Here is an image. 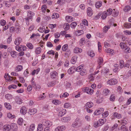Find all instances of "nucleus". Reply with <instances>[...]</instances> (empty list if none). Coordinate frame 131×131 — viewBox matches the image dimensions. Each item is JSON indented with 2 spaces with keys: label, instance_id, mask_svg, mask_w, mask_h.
<instances>
[{
  "label": "nucleus",
  "instance_id": "12",
  "mask_svg": "<svg viewBox=\"0 0 131 131\" xmlns=\"http://www.w3.org/2000/svg\"><path fill=\"white\" fill-rule=\"evenodd\" d=\"M93 106V103L91 102H89L87 103L84 106L85 108H91Z\"/></svg>",
  "mask_w": 131,
  "mask_h": 131
},
{
  "label": "nucleus",
  "instance_id": "47",
  "mask_svg": "<svg viewBox=\"0 0 131 131\" xmlns=\"http://www.w3.org/2000/svg\"><path fill=\"white\" fill-rule=\"evenodd\" d=\"M52 102L53 103L56 105H58L60 103V102L58 100H53V101Z\"/></svg>",
  "mask_w": 131,
  "mask_h": 131
},
{
  "label": "nucleus",
  "instance_id": "55",
  "mask_svg": "<svg viewBox=\"0 0 131 131\" xmlns=\"http://www.w3.org/2000/svg\"><path fill=\"white\" fill-rule=\"evenodd\" d=\"M120 45L122 48H124L126 47V44L125 43L121 42L120 43Z\"/></svg>",
  "mask_w": 131,
  "mask_h": 131
},
{
  "label": "nucleus",
  "instance_id": "42",
  "mask_svg": "<svg viewBox=\"0 0 131 131\" xmlns=\"http://www.w3.org/2000/svg\"><path fill=\"white\" fill-rule=\"evenodd\" d=\"M77 23H76L74 22L72 23L70 25V26L71 28H74L77 25Z\"/></svg>",
  "mask_w": 131,
  "mask_h": 131
},
{
  "label": "nucleus",
  "instance_id": "43",
  "mask_svg": "<svg viewBox=\"0 0 131 131\" xmlns=\"http://www.w3.org/2000/svg\"><path fill=\"white\" fill-rule=\"evenodd\" d=\"M26 46L30 49H32L33 48V46L31 43H28L27 44Z\"/></svg>",
  "mask_w": 131,
  "mask_h": 131
},
{
  "label": "nucleus",
  "instance_id": "45",
  "mask_svg": "<svg viewBox=\"0 0 131 131\" xmlns=\"http://www.w3.org/2000/svg\"><path fill=\"white\" fill-rule=\"evenodd\" d=\"M110 27L109 26H105L103 28V30L104 32L106 33L108 29L110 28Z\"/></svg>",
  "mask_w": 131,
  "mask_h": 131
},
{
  "label": "nucleus",
  "instance_id": "9",
  "mask_svg": "<svg viewBox=\"0 0 131 131\" xmlns=\"http://www.w3.org/2000/svg\"><path fill=\"white\" fill-rule=\"evenodd\" d=\"M51 78L52 79H55L56 78L58 75L57 73L55 71L51 72L50 73Z\"/></svg>",
  "mask_w": 131,
  "mask_h": 131
},
{
  "label": "nucleus",
  "instance_id": "54",
  "mask_svg": "<svg viewBox=\"0 0 131 131\" xmlns=\"http://www.w3.org/2000/svg\"><path fill=\"white\" fill-rule=\"evenodd\" d=\"M43 125V124H39L38 125L37 128V131H41L42 129L41 128Z\"/></svg>",
  "mask_w": 131,
  "mask_h": 131
},
{
  "label": "nucleus",
  "instance_id": "37",
  "mask_svg": "<svg viewBox=\"0 0 131 131\" xmlns=\"http://www.w3.org/2000/svg\"><path fill=\"white\" fill-rule=\"evenodd\" d=\"M6 98L7 99H12V95L10 94H7L5 95Z\"/></svg>",
  "mask_w": 131,
  "mask_h": 131
},
{
  "label": "nucleus",
  "instance_id": "23",
  "mask_svg": "<svg viewBox=\"0 0 131 131\" xmlns=\"http://www.w3.org/2000/svg\"><path fill=\"white\" fill-rule=\"evenodd\" d=\"M108 14H107V12L106 11H104L103 12L102 16H101V18L102 19H104L107 17Z\"/></svg>",
  "mask_w": 131,
  "mask_h": 131
},
{
  "label": "nucleus",
  "instance_id": "50",
  "mask_svg": "<svg viewBox=\"0 0 131 131\" xmlns=\"http://www.w3.org/2000/svg\"><path fill=\"white\" fill-rule=\"evenodd\" d=\"M85 38H81L80 41V43L82 45L84 44L85 42Z\"/></svg>",
  "mask_w": 131,
  "mask_h": 131
},
{
  "label": "nucleus",
  "instance_id": "22",
  "mask_svg": "<svg viewBox=\"0 0 131 131\" xmlns=\"http://www.w3.org/2000/svg\"><path fill=\"white\" fill-rule=\"evenodd\" d=\"M77 57L76 56H73L71 60V62L73 64H74L77 61Z\"/></svg>",
  "mask_w": 131,
  "mask_h": 131
},
{
  "label": "nucleus",
  "instance_id": "16",
  "mask_svg": "<svg viewBox=\"0 0 131 131\" xmlns=\"http://www.w3.org/2000/svg\"><path fill=\"white\" fill-rule=\"evenodd\" d=\"M98 122H99V123L100 124V126H101L106 122V119L105 118L100 119L99 120Z\"/></svg>",
  "mask_w": 131,
  "mask_h": 131
},
{
  "label": "nucleus",
  "instance_id": "4",
  "mask_svg": "<svg viewBox=\"0 0 131 131\" xmlns=\"http://www.w3.org/2000/svg\"><path fill=\"white\" fill-rule=\"evenodd\" d=\"M11 129V126L9 124L5 125L3 127V130L4 131H9Z\"/></svg>",
  "mask_w": 131,
  "mask_h": 131
},
{
  "label": "nucleus",
  "instance_id": "44",
  "mask_svg": "<svg viewBox=\"0 0 131 131\" xmlns=\"http://www.w3.org/2000/svg\"><path fill=\"white\" fill-rule=\"evenodd\" d=\"M46 8L47 6L46 5H44L42 6L41 8L42 12L43 13L45 12Z\"/></svg>",
  "mask_w": 131,
  "mask_h": 131
},
{
  "label": "nucleus",
  "instance_id": "58",
  "mask_svg": "<svg viewBox=\"0 0 131 131\" xmlns=\"http://www.w3.org/2000/svg\"><path fill=\"white\" fill-rule=\"evenodd\" d=\"M100 126V124L99 123V122L98 121L97 122L94 123V126L95 127H97L98 126Z\"/></svg>",
  "mask_w": 131,
  "mask_h": 131
},
{
  "label": "nucleus",
  "instance_id": "38",
  "mask_svg": "<svg viewBox=\"0 0 131 131\" xmlns=\"http://www.w3.org/2000/svg\"><path fill=\"white\" fill-rule=\"evenodd\" d=\"M125 27L127 28H131V23H127L125 24Z\"/></svg>",
  "mask_w": 131,
  "mask_h": 131
},
{
  "label": "nucleus",
  "instance_id": "25",
  "mask_svg": "<svg viewBox=\"0 0 131 131\" xmlns=\"http://www.w3.org/2000/svg\"><path fill=\"white\" fill-rule=\"evenodd\" d=\"M102 2H97L95 4V6L97 8H99L102 5Z\"/></svg>",
  "mask_w": 131,
  "mask_h": 131
},
{
  "label": "nucleus",
  "instance_id": "19",
  "mask_svg": "<svg viewBox=\"0 0 131 131\" xmlns=\"http://www.w3.org/2000/svg\"><path fill=\"white\" fill-rule=\"evenodd\" d=\"M120 130L121 131H127L128 128L124 124H122Z\"/></svg>",
  "mask_w": 131,
  "mask_h": 131
},
{
  "label": "nucleus",
  "instance_id": "18",
  "mask_svg": "<svg viewBox=\"0 0 131 131\" xmlns=\"http://www.w3.org/2000/svg\"><path fill=\"white\" fill-rule=\"evenodd\" d=\"M70 118L69 117H64L61 119V121L64 122H68L70 121Z\"/></svg>",
  "mask_w": 131,
  "mask_h": 131
},
{
  "label": "nucleus",
  "instance_id": "13",
  "mask_svg": "<svg viewBox=\"0 0 131 131\" xmlns=\"http://www.w3.org/2000/svg\"><path fill=\"white\" fill-rule=\"evenodd\" d=\"M87 13L88 15L89 16H92L93 14L92 10L90 7H89L87 9Z\"/></svg>",
  "mask_w": 131,
  "mask_h": 131
},
{
  "label": "nucleus",
  "instance_id": "48",
  "mask_svg": "<svg viewBox=\"0 0 131 131\" xmlns=\"http://www.w3.org/2000/svg\"><path fill=\"white\" fill-rule=\"evenodd\" d=\"M15 48L16 50L18 51H22L21 47H19V46H16L15 47Z\"/></svg>",
  "mask_w": 131,
  "mask_h": 131
},
{
  "label": "nucleus",
  "instance_id": "34",
  "mask_svg": "<svg viewBox=\"0 0 131 131\" xmlns=\"http://www.w3.org/2000/svg\"><path fill=\"white\" fill-rule=\"evenodd\" d=\"M41 52V48L40 47L37 48L35 50L36 53L37 54L40 53Z\"/></svg>",
  "mask_w": 131,
  "mask_h": 131
},
{
  "label": "nucleus",
  "instance_id": "32",
  "mask_svg": "<svg viewBox=\"0 0 131 131\" xmlns=\"http://www.w3.org/2000/svg\"><path fill=\"white\" fill-rule=\"evenodd\" d=\"M103 60L102 58L101 57H99V58L98 60V63L99 65L102 64L103 63Z\"/></svg>",
  "mask_w": 131,
  "mask_h": 131
},
{
  "label": "nucleus",
  "instance_id": "8",
  "mask_svg": "<svg viewBox=\"0 0 131 131\" xmlns=\"http://www.w3.org/2000/svg\"><path fill=\"white\" fill-rule=\"evenodd\" d=\"M66 113V110L65 109H63L60 111L58 114V116L59 117H61L63 116Z\"/></svg>",
  "mask_w": 131,
  "mask_h": 131
},
{
  "label": "nucleus",
  "instance_id": "52",
  "mask_svg": "<svg viewBox=\"0 0 131 131\" xmlns=\"http://www.w3.org/2000/svg\"><path fill=\"white\" fill-rule=\"evenodd\" d=\"M115 99V96L114 95H112L110 97V100L111 101H113Z\"/></svg>",
  "mask_w": 131,
  "mask_h": 131
},
{
  "label": "nucleus",
  "instance_id": "56",
  "mask_svg": "<svg viewBox=\"0 0 131 131\" xmlns=\"http://www.w3.org/2000/svg\"><path fill=\"white\" fill-rule=\"evenodd\" d=\"M16 101L17 102V103L19 104H21L22 103V101L21 100L20 98H18L17 99H16Z\"/></svg>",
  "mask_w": 131,
  "mask_h": 131
},
{
  "label": "nucleus",
  "instance_id": "64",
  "mask_svg": "<svg viewBox=\"0 0 131 131\" xmlns=\"http://www.w3.org/2000/svg\"><path fill=\"white\" fill-rule=\"evenodd\" d=\"M108 112L107 111H106L104 112L103 114V116L104 117H106L108 115Z\"/></svg>",
  "mask_w": 131,
  "mask_h": 131
},
{
  "label": "nucleus",
  "instance_id": "39",
  "mask_svg": "<svg viewBox=\"0 0 131 131\" xmlns=\"http://www.w3.org/2000/svg\"><path fill=\"white\" fill-rule=\"evenodd\" d=\"M107 12V14L108 15H110L111 14L112 12V9L111 8H109L106 11Z\"/></svg>",
  "mask_w": 131,
  "mask_h": 131
},
{
  "label": "nucleus",
  "instance_id": "30",
  "mask_svg": "<svg viewBox=\"0 0 131 131\" xmlns=\"http://www.w3.org/2000/svg\"><path fill=\"white\" fill-rule=\"evenodd\" d=\"M109 90L108 89H105L103 91V93L104 95H107L109 92Z\"/></svg>",
  "mask_w": 131,
  "mask_h": 131
},
{
  "label": "nucleus",
  "instance_id": "29",
  "mask_svg": "<svg viewBox=\"0 0 131 131\" xmlns=\"http://www.w3.org/2000/svg\"><path fill=\"white\" fill-rule=\"evenodd\" d=\"M17 87V86L15 84H12L9 86L8 87V88L9 89H10L12 88L15 89H16Z\"/></svg>",
  "mask_w": 131,
  "mask_h": 131
},
{
  "label": "nucleus",
  "instance_id": "10",
  "mask_svg": "<svg viewBox=\"0 0 131 131\" xmlns=\"http://www.w3.org/2000/svg\"><path fill=\"white\" fill-rule=\"evenodd\" d=\"M11 128L13 131H17V126L15 123H12L11 124Z\"/></svg>",
  "mask_w": 131,
  "mask_h": 131
},
{
  "label": "nucleus",
  "instance_id": "1",
  "mask_svg": "<svg viewBox=\"0 0 131 131\" xmlns=\"http://www.w3.org/2000/svg\"><path fill=\"white\" fill-rule=\"evenodd\" d=\"M117 82V80L115 79H111L108 80L107 82V83L111 85H112L116 84Z\"/></svg>",
  "mask_w": 131,
  "mask_h": 131
},
{
  "label": "nucleus",
  "instance_id": "61",
  "mask_svg": "<svg viewBox=\"0 0 131 131\" xmlns=\"http://www.w3.org/2000/svg\"><path fill=\"white\" fill-rule=\"evenodd\" d=\"M32 87L31 85H29L28 86L27 88V90L28 91L30 92L32 90Z\"/></svg>",
  "mask_w": 131,
  "mask_h": 131
},
{
  "label": "nucleus",
  "instance_id": "51",
  "mask_svg": "<svg viewBox=\"0 0 131 131\" xmlns=\"http://www.w3.org/2000/svg\"><path fill=\"white\" fill-rule=\"evenodd\" d=\"M88 55L91 57H93L95 55L94 52L93 51L89 52L88 53Z\"/></svg>",
  "mask_w": 131,
  "mask_h": 131
},
{
  "label": "nucleus",
  "instance_id": "60",
  "mask_svg": "<svg viewBox=\"0 0 131 131\" xmlns=\"http://www.w3.org/2000/svg\"><path fill=\"white\" fill-rule=\"evenodd\" d=\"M59 131H62L64 130L65 129L66 127L65 126H59Z\"/></svg>",
  "mask_w": 131,
  "mask_h": 131
},
{
  "label": "nucleus",
  "instance_id": "53",
  "mask_svg": "<svg viewBox=\"0 0 131 131\" xmlns=\"http://www.w3.org/2000/svg\"><path fill=\"white\" fill-rule=\"evenodd\" d=\"M103 101V99L102 98H98L97 99L96 102L97 103H100L102 102Z\"/></svg>",
  "mask_w": 131,
  "mask_h": 131
},
{
  "label": "nucleus",
  "instance_id": "59",
  "mask_svg": "<svg viewBox=\"0 0 131 131\" xmlns=\"http://www.w3.org/2000/svg\"><path fill=\"white\" fill-rule=\"evenodd\" d=\"M55 85L54 82L52 81L50 82L48 84V86H53Z\"/></svg>",
  "mask_w": 131,
  "mask_h": 131
},
{
  "label": "nucleus",
  "instance_id": "63",
  "mask_svg": "<svg viewBox=\"0 0 131 131\" xmlns=\"http://www.w3.org/2000/svg\"><path fill=\"white\" fill-rule=\"evenodd\" d=\"M131 9V7L129 6H126L125 7V11H129Z\"/></svg>",
  "mask_w": 131,
  "mask_h": 131
},
{
  "label": "nucleus",
  "instance_id": "62",
  "mask_svg": "<svg viewBox=\"0 0 131 131\" xmlns=\"http://www.w3.org/2000/svg\"><path fill=\"white\" fill-rule=\"evenodd\" d=\"M82 22L83 24L84 25H85L86 26H88V21L86 19H84L83 20Z\"/></svg>",
  "mask_w": 131,
  "mask_h": 131
},
{
  "label": "nucleus",
  "instance_id": "36",
  "mask_svg": "<svg viewBox=\"0 0 131 131\" xmlns=\"http://www.w3.org/2000/svg\"><path fill=\"white\" fill-rule=\"evenodd\" d=\"M124 51L126 53H128L131 52V50H130V49L129 47H127L124 50Z\"/></svg>",
  "mask_w": 131,
  "mask_h": 131
},
{
  "label": "nucleus",
  "instance_id": "33",
  "mask_svg": "<svg viewBox=\"0 0 131 131\" xmlns=\"http://www.w3.org/2000/svg\"><path fill=\"white\" fill-rule=\"evenodd\" d=\"M59 15L58 14L54 13L52 15V18H57L59 17Z\"/></svg>",
  "mask_w": 131,
  "mask_h": 131
},
{
  "label": "nucleus",
  "instance_id": "21",
  "mask_svg": "<svg viewBox=\"0 0 131 131\" xmlns=\"http://www.w3.org/2000/svg\"><path fill=\"white\" fill-rule=\"evenodd\" d=\"M78 125V126H80L82 123V121H81L79 118H77L75 121Z\"/></svg>",
  "mask_w": 131,
  "mask_h": 131
},
{
  "label": "nucleus",
  "instance_id": "24",
  "mask_svg": "<svg viewBox=\"0 0 131 131\" xmlns=\"http://www.w3.org/2000/svg\"><path fill=\"white\" fill-rule=\"evenodd\" d=\"M82 51V50L81 49H79L78 48H76L74 50V52L76 53H81Z\"/></svg>",
  "mask_w": 131,
  "mask_h": 131
},
{
  "label": "nucleus",
  "instance_id": "6",
  "mask_svg": "<svg viewBox=\"0 0 131 131\" xmlns=\"http://www.w3.org/2000/svg\"><path fill=\"white\" fill-rule=\"evenodd\" d=\"M83 90L86 92L88 94H90L93 92V91L90 89H89L88 88H83Z\"/></svg>",
  "mask_w": 131,
  "mask_h": 131
},
{
  "label": "nucleus",
  "instance_id": "28",
  "mask_svg": "<svg viewBox=\"0 0 131 131\" xmlns=\"http://www.w3.org/2000/svg\"><path fill=\"white\" fill-rule=\"evenodd\" d=\"M5 107L8 109L10 110L11 108L10 104L8 103H5L4 104Z\"/></svg>",
  "mask_w": 131,
  "mask_h": 131
},
{
  "label": "nucleus",
  "instance_id": "15",
  "mask_svg": "<svg viewBox=\"0 0 131 131\" xmlns=\"http://www.w3.org/2000/svg\"><path fill=\"white\" fill-rule=\"evenodd\" d=\"M75 34L76 36H79L82 34L84 33L83 30H78L75 31Z\"/></svg>",
  "mask_w": 131,
  "mask_h": 131
},
{
  "label": "nucleus",
  "instance_id": "2",
  "mask_svg": "<svg viewBox=\"0 0 131 131\" xmlns=\"http://www.w3.org/2000/svg\"><path fill=\"white\" fill-rule=\"evenodd\" d=\"M35 128V125L34 124H32L26 128V131H33Z\"/></svg>",
  "mask_w": 131,
  "mask_h": 131
},
{
  "label": "nucleus",
  "instance_id": "20",
  "mask_svg": "<svg viewBox=\"0 0 131 131\" xmlns=\"http://www.w3.org/2000/svg\"><path fill=\"white\" fill-rule=\"evenodd\" d=\"M75 67L73 66L70 68L68 70V73L70 74H72L74 72V70H75Z\"/></svg>",
  "mask_w": 131,
  "mask_h": 131
},
{
  "label": "nucleus",
  "instance_id": "5",
  "mask_svg": "<svg viewBox=\"0 0 131 131\" xmlns=\"http://www.w3.org/2000/svg\"><path fill=\"white\" fill-rule=\"evenodd\" d=\"M42 124L45 126L50 127L52 125V123L50 122L45 120L43 122Z\"/></svg>",
  "mask_w": 131,
  "mask_h": 131
},
{
  "label": "nucleus",
  "instance_id": "41",
  "mask_svg": "<svg viewBox=\"0 0 131 131\" xmlns=\"http://www.w3.org/2000/svg\"><path fill=\"white\" fill-rule=\"evenodd\" d=\"M114 116L118 118H119L121 117V114H118V113L116 112L114 114Z\"/></svg>",
  "mask_w": 131,
  "mask_h": 131
},
{
  "label": "nucleus",
  "instance_id": "11",
  "mask_svg": "<svg viewBox=\"0 0 131 131\" xmlns=\"http://www.w3.org/2000/svg\"><path fill=\"white\" fill-rule=\"evenodd\" d=\"M20 112L23 115L25 114L27 112L26 108L25 106L22 107L21 108Z\"/></svg>",
  "mask_w": 131,
  "mask_h": 131
},
{
  "label": "nucleus",
  "instance_id": "46",
  "mask_svg": "<svg viewBox=\"0 0 131 131\" xmlns=\"http://www.w3.org/2000/svg\"><path fill=\"white\" fill-rule=\"evenodd\" d=\"M68 47V45L65 44L62 47V49L63 51H65L67 49Z\"/></svg>",
  "mask_w": 131,
  "mask_h": 131
},
{
  "label": "nucleus",
  "instance_id": "49",
  "mask_svg": "<svg viewBox=\"0 0 131 131\" xmlns=\"http://www.w3.org/2000/svg\"><path fill=\"white\" fill-rule=\"evenodd\" d=\"M88 78L89 79H90V80L93 81L94 79V78L92 74H90L88 76Z\"/></svg>",
  "mask_w": 131,
  "mask_h": 131
},
{
  "label": "nucleus",
  "instance_id": "26",
  "mask_svg": "<svg viewBox=\"0 0 131 131\" xmlns=\"http://www.w3.org/2000/svg\"><path fill=\"white\" fill-rule=\"evenodd\" d=\"M7 75L8 77V81H14L15 79V77H11L8 74H7Z\"/></svg>",
  "mask_w": 131,
  "mask_h": 131
},
{
  "label": "nucleus",
  "instance_id": "31",
  "mask_svg": "<svg viewBox=\"0 0 131 131\" xmlns=\"http://www.w3.org/2000/svg\"><path fill=\"white\" fill-rule=\"evenodd\" d=\"M66 26V27L64 28V29L66 30H68L70 28V25L68 23H65L64 25V27Z\"/></svg>",
  "mask_w": 131,
  "mask_h": 131
},
{
  "label": "nucleus",
  "instance_id": "3",
  "mask_svg": "<svg viewBox=\"0 0 131 131\" xmlns=\"http://www.w3.org/2000/svg\"><path fill=\"white\" fill-rule=\"evenodd\" d=\"M104 111V109L103 108H100L98 110H96L94 113L95 115H97L102 113Z\"/></svg>",
  "mask_w": 131,
  "mask_h": 131
},
{
  "label": "nucleus",
  "instance_id": "57",
  "mask_svg": "<svg viewBox=\"0 0 131 131\" xmlns=\"http://www.w3.org/2000/svg\"><path fill=\"white\" fill-rule=\"evenodd\" d=\"M47 46L48 47H51L53 46L52 43L50 42H48L47 44Z\"/></svg>",
  "mask_w": 131,
  "mask_h": 131
},
{
  "label": "nucleus",
  "instance_id": "17",
  "mask_svg": "<svg viewBox=\"0 0 131 131\" xmlns=\"http://www.w3.org/2000/svg\"><path fill=\"white\" fill-rule=\"evenodd\" d=\"M73 18L71 16H67L66 17V21L69 23L71 22L73 20Z\"/></svg>",
  "mask_w": 131,
  "mask_h": 131
},
{
  "label": "nucleus",
  "instance_id": "40",
  "mask_svg": "<svg viewBox=\"0 0 131 131\" xmlns=\"http://www.w3.org/2000/svg\"><path fill=\"white\" fill-rule=\"evenodd\" d=\"M10 53L11 56L12 57H14L17 54L16 52L14 51H12Z\"/></svg>",
  "mask_w": 131,
  "mask_h": 131
},
{
  "label": "nucleus",
  "instance_id": "14",
  "mask_svg": "<svg viewBox=\"0 0 131 131\" xmlns=\"http://www.w3.org/2000/svg\"><path fill=\"white\" fill-rule=\"evenodd\" d=\"M37 112V110L36 109L33 108L32 109L29 110V113L30 115H32L35 114Z\"/></svg>",
  "mask_w": 131,
  "mask_h": 131
},
{
  "label": "nucleus",
  "instance_id": "7",
  "mask_svg": "<svg viewBox=\"0 0 131 131\" xmlns=\"http://www.w3.org/2000/svg\"><path fill=\"white\" fill-rule=\"evenodd\" d=\"M22 39L20 37H18L15 40V44L17 46H18L21 42Z\"/></svg>",
  "mask_w": 131,
  "mask_h": 131
},
{
  "label": "nucleus",
  "instance_id": "27",
  "mask_svg": "<svg viewBox=\"0 0 131 131\" xmlns=\"http://www.w3.org/2000/svg\"><path fill=\"white\" fill-rule=\"evenodd\" d=\"M23 123V119L21 118H19L18 119L17 121V123L19 125H22Z\"/></svg>",
  "mask_w": 131,
  "mask_h": 131
},
{
  "label": "nucleus",
  "instance_id": "35",
  "mask_svg": "<svg viewBox=\"0 0 131 131\" xmlns=\"http://www.w3.org/2000/svg\"><path fill=\"white\" fill-rule=\"evenodd\" d=\"M23 66L21 65H18L16 68V70L18 71H21L23 69Z\"/></svg>",
  "mask_w": 131,
  "mask_h": 131
}]
</instances>
